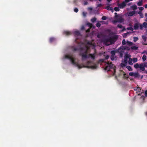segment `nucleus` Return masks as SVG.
I'll return each instance as SVG.
<instances>
[{"label":"nucleus","mask_w":147,"mask_h":147,"mask_svg":"<svg viewBox=\"0 0 147 147\" xmlns=\"http://www.w3.org/2000/svg\"><path fill=\"white\" fill-rule=\"evenodd\" d=\"M74 11L75 12L77 13L78 11V9L77 8L75 7L74 9Z\"/></svg>","instance_id":"obj_43"},{"label":"nucleus","mask_w":147,"mask_h":147,"mask_svg":"<svg viewBox=\"0 0 147 147\" xmlns=\"http://www.w3.org/2000/svg\"><path fill=\"white\" fill-rule=\"evenodd\" d=\"M90 29H88V30H86V32H90Z\"/></svg>","instance_id":"obj_61"},{"label":"nucleus","mask_w":147,"mask_h":147,"mask_svg":"<svg viewBox=\"0 0 147 147\" xmlns=\"http://www.w3.org/2000/svg\"><path fill=\"white\" fill-rule=\"evenodd\" d=\"M127 45H128L129 46H131L133 45V44L132 42L129 41H127Z\"/></svg>","instance_id":"obj_28"},{"label":"nucleus","mask_w":147,"mask_h":147,"mask_svg":"<svg viewBox=\"0 0 147 147\" xmlns=\"http://www.w3.org/2000/svg\"><path fill=\"white\" fill-rule=\"evenodd\" d=\"M142 25L144 28H146L147 27V23L144 22L143 23Z\"/></svg>","instance_id":"obj_32"},{"label":"nucleus","mask_w":147,"mask_h":147,"mask_svg":"<svg viewBox=\"0 0 147 147\" xmlns=\"http://www.w3.org/2000/svg\"><path fill=\"white\" fill-rule=\"evenodd\" d=\"M109 38V41L110 44V45H111L113 43H114L115 42L114 41L111 37H110V38Z\"/></svg>","instance_id":"obj_16"},{"label":"nucleus","mask_w":147,"mask_h":147,"mask_svg":"<svg viewBox=\"0 0 147 147\" xmlns=\"http://www.w3.org/2000/svg\"><path fill=\"white\" fill-rule=\"evenodd\" d=\"M112 22L113 24H115L117 22H118V21L117 20H113Z\"/></svg>","instance_id":"obj_51"},{"label":"nucleus","mask_w":147,"mask_h":147,"mask_svg":"<svg viewBox=\"0 0 147 147\" xmlns=\"http://www.w3.org/2000/svg\"><path fill=\"white\" fill-rule=\"evenodd\" d=\"M144 7L146 8H147V4L144 5Z\"/></svg>","instance_id":"obj_64"},{"label":"nucleus","mask_w":147,"mask_h":147,"mask_svg":"<svg viewBox=\"0 0 147 147\" xmlns=\"http://www.w3.org/2000/svg\"><path fill=\"white\" fill-rule=\"evenodd\" d=\"M123 53H124V51L119 53V55L120 57H123Z\"/></svg>","instance_id":"obj_33"},{"label":"nucleus","mask_w":147,"mask_h":147,"mask_svg":"<svg viewBox=\"0 0 147 147\" xmlns=\"http://www.w3.org/2000/svg\"><path fill=\"white\" fill-rule=\"evenodd\" d=\"M119 8V7H115L114 8V9L115 11H119L120 10Z\"/></svg>","instance_id":"obj_29"},{"label":"nucleus","mask_w":147,"mask_h":147,"mask_svg":"<svg viewBox=\"0 0 147 147\" xmlns=\"http://www.w3.org/2000/svg\"><path fill=\"white\" fill-rule=\"evenodd\" d=\"M126 68L129 71H131L132 70V69L131 68V67L129 66H126Z\"/></svg>","instance_id":"obj_24"},{"label":"nucleus","mask_w":147,"mask_h":147,"mask_svg":"<svg viewBox=\"0 0 147 147\" xmlns=\"http://www.w3.org/2000/svg\"><path fill=\"white\" fill-rule=\"evenodd\" d=\"M145 16L146 17H147V13H145Z\"/></svg>","instance_id":"obj_63"},{"label":"nucleus","mask_w":147,"mask_h":147,"mask_svg":"<svg viewBox=\"0 0 147 147\" xmlns=\"http://www.w3.org/2000/svg\"><path fill=\"white\" fill-rule=\"evenodd\" d=\"M74 34L75 36H79L80 35V32L78 31H75L74 32Z\"/></svg>","instance_id":"obj_17"},{"label":"nucleus","mask_w":147,"mask_h":147,"mask_svg":"<svg viewBox=\"0 0 147 147\" xmlns=\"http://www.w3.org/2000/svg\"><path fill=\"white\" fill-rule=\"evenodd\" d=\"M131 49L132 50H137L138 49V47L135 46H133L131 47Z\"/></svg>","instance_id":"obj_27"},{"label":"nucleus","mask_w":147,"mask_h":147,"mask_svg":"<svg viewBox=\"0 0 147 147\" xmlns=\"http://www.w3.org/2000/svg\"><path fill=\"white\" fill-rule=\"evenodd\" d=\"M115 56L111 55V60L113 61L115 59Z\"/></svg>","instance_id":"obj_41"},{"label":"nucleus","mask_w":147,"mask_h":147,"mask_svg":"<svg viewBox=\"0 0 147 147\" xmlns=\"http://www.w3.org/2000/svg\"><path fill=\"white\" fill-rule=\"evenodd\" d=\"M131 8L133 10H134L137 9V6L136 5H134L131 6Z\"/></svg>","instance_id":"obj_22"},{"label":"nucleus","mask_w":147,"mask_h":147,"mask_svg":"<svg viewBox=\"0 0 147 147\" xmlns=\"http://www.w3.org/2000/svg\"><path fill=\"white\" fill-rule=\"evenodd\" d=\"M126 44V42L125 39H123L122 42V44L123 45H124Z\"/></svg>","instance_id":"obj_38"},{"label":"nucleus","mask_w":147,"mask_h":147,"mask_svg":"<svg viewBox=\"0 0 147 147\" xmlns=\"http://www.w3.org/2000/svg\"><path fill=\"white\" fill-rule=\"evenodd\" d=\"M122 47L123 48V49H124V50H125L129 51L130 49V48L127 47L122 46Z\"/></svg>","instance_id":"obj_19"},{"label":"nucleus","mask_w":147,"mask_h":147,"mask_svg":"<svg viewBox=\"0 0 147 147\" xmlns=\"http://www.w3.org/2000/svg\"><path fill=\"white\" fill-rule=\"evenodd\" d=\"M78 1L77 0H74V2L75 4L76 5H77V3H78Z\"/></svg>","instance_id":"obj_48"},{"label":"nucleus","mask_w":147,"mask_h":147,"mask_svg":"<svg viewBox=\"0 0 147 147\" xmlns=\"http://www.w3.org/2000/svg\"><path fill=\"white\" fill-rule=\"evenodd\" d=\"M145 95L146 96H147V90H146L145 92Z\"/></svg>","instance_id":"obj_58"},{"label":"nucleus","mask_w":147,"mask_h":147,"mask_svg":"<svg viewBox=\"0 0 147 147\" xmlns=\"http://www.w3.org/2000/svg\"><path fill=\"white\" fill-rule=\"evenodd\" d=\"M84 5H86L88 4V2L87 1H84Z\"/></svg>","instance_id":"obj_60"},{"label":"nucleus","mask_w":147,"mask_h":147,"mask_svg":"<svg viewBox=\"0 0 147 147\" xmlns=\"http://www.w3.org/2000/svg\"><path fill=\"white\" fill-rule=\"evenodd\" d=\"M87 14V13L85 12H83L82 13L83 16L84 17H85L86 16Z\"/></svg>","instance_id":"obj_47"},{"label":"nucleus","mask_w":147,"mask_h":147,"mask_svg":"<svg viewBox=\"0 0 147 147\" xmlns=\"http://www.w3.org/2000/svg\"><path fill=\"white\" fill-rule=\"evenodd\" d=\"M116 51H112L111 52V55L115 56Z\"/></svg>","instance_id":"obj_21"},{"label":"nucleus","mask_w":147,"mask_h":147,"mask_svg":"<svg viewBox=\"0 0 147 147\" xmlns=\"http://www.w3.org/2000/svg\"><path fill=\"white\" fill-rule=\"evenodd\" d=\"M86 24L89 27H90V28H92V26H93V25L92 24L89 22L87 23Z\"/></svg>","instance_id":"obj_23"},{"label":"nucleus","mask_w":147,"mask_h":147,"mask_svg":"<svg viewBox=\"0 0 147 147\" xmlns=\"http://www.w3.org/2000/svg\"><path fill=\"white\" fill-rule=\"evenodd\" d=\"M87 44L89 45H92V43L91 42L88 41L87 42Z\"/></svg>","instance_id":"obj_36"},{"label":"nucleus","mask_w":147,"mask_h":147,"mask_svg":"<svg viewBox=\"0 0 147 147\" xmlns=\"http://www.w3.org/2000/svg\"><path fill=\"white\" fill-rule=\"evenodd\" d=\"M63 34L66 36H68L72 34V33L68 31H64L63 32Z\"/></svg>","instance_id":"obj_8"},{"label":"nucleus","mask_w":147,"mask_h":147,"mask_svg":"<svg viewBox=\"0 0 147 147\" xmlns=\"http://www.w3.org/2000/svg\"><path fill=\"white\" fill-rule=\"evenodd\" d=\"M107 65L105 68V69L106 70H107L108 71L110 70V69L114 68V65L112 64L111 63H110L109 62H108L107 63Z\"/></svg>","instance_id":"obj_4"},{"label":"nucleus","mask_w":147,"mask_h":147,"mask_svg":"<svg viewBox=\"0 0 147 147\" xmlns=\"http://www.w3.org/2000/svg\"><path fill=\"white\" fill-rule=\"evenodd\" d=\"M138 89V87H136L135 88H134V90L136 91V93H138V91L137 90V89Z\"/></svg>","instance_id":"obj_52"},{"label":"nucleus","mask_w":147,"mask_h":147,"mask_svg":"<svg viewBox=\"0 0 147 147\" xmlns=\"http://www.w3.org/2000/svg\"><path fill=\"white\" fill-rule=\"evenodd\" d=\"M97 37L98 38H100V35L98 34L97 35Z\"/></svg>","instance_id":"obj_62"},{"label":"nucleus","mask_w":147,"mask_h":147,"mask_svg":"<svg viewBox=\"0 0 147 147\" xmlns=\"http://www.w3.org/2000/svg\"><path fill=\"white\" fill-rule=\"evenodd\" d=\"M143 4L142 1H138V6L142 5Z\"/></svg>","instance_id":"obj_40"},{"label":"nucleus","mask_w":147,"mask_h":147,"mask_svg":"<svg viewBox=\"0 0 147 147\" xmlns=\"http://www.w3.org/2000/svg\"><path fill=\"white\" fill-rule=\"evenodd\" d=\"M129 75L130 76H134L137 77H138V72L135 73L133 72H130L129 73Z\"/></svg>","instance_id":"obj_10"},{"label":"nucleus","mask_w":147,"mask_h":147,"mask_svg":"<svg viewBox=\"0 0 147 147\" xmlns=\"http://www.w3.org/2000/svg\"><path fill=\"white\" fill-rule=\"evenodd\" d=\"M65 57L66 58L69 59L72 64L78 67L79 69H80L82 67H86L91 68L92 69H96L97 68V66L95 64H94L92 61H87L86 63V65H83L81 66L78 64V63L75 61L74 58L72 57L69 55H65Z\"/></svg>","instance_id":"obj_1"},{"label":"nucleus","mask_w":147,"mask_h":147,"mask_svg":"<svg viewBox=\"0 0 147 147\" xmlns=\"http://www.w3.org/2000/svg\"><path fill=\"white\" fill-rule=\"evenodd\" d=\"M114 41L115 42L117 39L118 38V36L117 35H115L114 36L111 37Z\"/></svg>","instance_id":"obj_15"},{"label":"nucleus","mask_w":147,"mask_h":147,"mask_svg":"<svg viewBox=\"0 0 147 147\" xmlns=\"http://www.w3.org/2000/svg\"><path fill=\"white\" fill-rule=\"evenodd\" d=\"M131 57V55H130L126 54L124 56V63H121V65L122 67L125 66L127 64L128 61V60L129 57Z\"/></svg>","instance_id":"obj_3"},{"label":"nucleus","mask_w":147,"mask_h":147,"mask_svg":"<svg viewBox=\"0 0 147 147\" xmlns=\"http://www.w3.org/2000/svg\"><path fill=\"white\" fill-rule=\"evenodd\" d=\"M129 34V32H127V33H125V34H124V36H127V34Z\"/></svg>","instance_id":"obj_56"},{"label":"nucleus","mask_w":147,"mask_h":147,"mask_svg":"<svg viewBox=\"0 0 147 147\" xmlns=\"http://www.w3.org/2000/svg\"><path fill=\"white\" fill-rule=\"evenodd\" d=\"M55 38L53 37H51L49 39V42L50 43H52L55 41Z\"/></svg>","instance_id":"obj_20"},{"label":"nucleus","mask_w":147,"mask_h":147,"mask_svg":"<svg viewBox=\"0 0 147 147\" xmlns=\"http://www.w3.org/2000/svg\"><path fill=\"white\" fill-rule=\"evenodd\" d=\"M96 20V18H94L91 19V21L93 23L95 22Z\"/></svg>","instance_id":"obj_30"},{"label":"nucleus","mask_w":147,"mask_h":147,"mask_svg":"<svg viewBox=\"0 0 147 147\" xmlns=\"http://www.w3.org/2000/svg\"><path fill=\"white\" fill-rule=\"evenodd\" d=\"M144 9V8L143 7H138V9L141 11L143 10Z\"/></svg>","instance_id":"obj_46"},{"label":"nucleus","mask_w":147,"mask_h":147,"mask_svg":"<svg viewBox=\"0 0 147 147\" xmlns=\"http://www.w3.org/2000/svg\"><path fill=\"white\" fill-rule=\"evenodd\" d=\"M134 67L135 68H138V63H137L136 64L134 65Z\"/></svg>","instance_id":"obj_49"},{"label":"nucleus","mask_w":147,"mask_h":147,"mask_svg":"<svg viewBox=\"0 0 147 147\" xmlns=\"http://www.w3.org/2000/svg\"><path fill=\"white\" fill-rule=\"evenodd\" d=\"M102 6V5L101 4H98L97 7H100Z\"/></svg>","instance_id":"obj_57"},{"label":"nucleus","mask_w":147,"mask_h":147,"mask_svg":"<svg viewBox=\"0 0 147 147\" xmlns=\"http://www.w3.org/2000/svg\"><path fill=\"white\" fill-rule=\"evenodd\" d=\"M102 19L103 20H106L107 19V17L105 16H102Z\"/></svg>","instance_id":"obj_45"},{"label":"nucleus","mask_w":147,"mask_h":147,"mask_svg":"<svg viewBox=\"0 0 147 147\" xmlns=\"http://www.w3.org/2000/svg\"><path fill=\"white\" fill-rule=\"evenodd\" d=\"M132 62V59L130 57H129L128 61V64L130 65H133V64Z\"/></svg>","instance_id":"obj_13"},{"label":"nucleus","mask_w":147,"mask_h":147,"mask_svg":"<svg viewBox=\"0 0 147 147\" xmlns=\"http://www.w3.org/2000/svg\"><path fill=\"white\" fill-rule=\"evenodd\" d=\"M126 4L125 2H123L120 4H118L117 6L120 9H123L126 6Z\"/></svg>","instance_id":"obj_7"},{"label":"nucleus","mask_w":147,"mask_h":147,"mask_svg":"<svg viewBox=\"0 0 147 147\" xmlns=\"http://www.w3.org/2000/svg\"><path fill=\"white\" fill-rule=\"evenodd\" d=\"M142 59L143 60V61H145L146 59V56L145 55H143L142 57Z\"/></svg>","instance_id":"obj_26"},{"label":"nucleus","mask_w":147,"mask_h":147,"mask_svg":"<svg viewBox=\"0 0 147 147\" xmlns=\"http://www.w3.org/2000/svg\"><path fill=\"white\" fill-rule=\"evenodd\" d=\"M145 66L143 63H141L138 65V68H139L142 71L145 70Z\"/></svg>","instance_id":"obj_9"},{"label":"nucleus","mask_w":147,"mask_h":147,"mask_svg":"<svg viewBox=\"0 0 147 147\" xmlns=\"http://www.w3.org/2000/svg\"><path fill=\"white\" fill-rule=\"evenodd\" d=\"M142 38L144 41H146L147 39V37L145 36L142 35Z\"/></svg>","instance_id":"obj_34"},{"label":"nucleus","mask_w":147,"mask_h":147,"mask_svg":"<svg viewBox=\"0 0 147 147\" xmlns=\"http://www.w3.org/2000/svg\"><path fill=\"white\" fill-rule=\"evenodd\" d=\"M134 28L135 30L138 29V23H136L134 26Z\"/></svg>","instance_id":"obj_25"},{"label":"nucleus","mask_w":147,"mask_h":147,"mask_svg":"<svg viewBox=\"0 0 147 147\" xmlns=\"http://www.w3.org/2000/svg\"><path fill=\"white\" fill-rule=\"evenodd\" d=\"M96 26L97 27L99 28L100 27V26H101V24H100L98 22L96 24Z\"/></svg>","instance_id":"obj_37"},{"label":"nucleus","mask_w":147,"mask_h":147,"mask_svg":"<svg viewBox=\"0 0 147 147\" xmlns=\"http://www.w3.org/2000/svg\"><path fill=\"white\" fill-rule=\"evenodd\" d=\"M140 28L141 30H142L143 29V28L144 27L143 25L142 24H140Z\"/></svg>","instance_id":"obj_44"},{"label":"nucleus","mask_w":147,"mask_h":147,"mask_svg":"<svg viewBox=\"0 0 147 147\" xmlns=\"http://www.w3.org/2000/svg\"><path fill=\"white\" fill-rule=\"evenodd\" d=\"M128 30L133 31V28L131 27H128L127 28Z\"/></svg>","instance_id":"obj_42"},{"label":"nucleus","mask_w":147,"mask_h":147,"mask_svg":"<svg viewBox=\"0 0 147 147\" xmlns=\"http://www.w3.org/2000/svg\"><path fill=\"white\" fill-rule=\"evenodd\" d=\"M105 9H107L108 10L111 11L112 12H113V9L109 6H107L106 7Z\"/></svg>","instance_id":"obj_11"},{"label":"nucleus","mask_w":147,"mask_h":147,"mask_svg":"<svg viewBox=\"0 0 147 147\" xmlns=\"http://www.w3.org/2000/svg\"><path fill=\"white\" fill-rule=\"evenodd\" d=\"M104 59H100L99 60V61L100 62H104Z\"/></svg>","instance_id":"obj_53"},{"label":"nucleus","mask_w":147,"mask_h":147,"mask_svg":"<svg viewBox=\"0 0 147 147\" xmlns=\"http://www.w3.org/2000/svg\"><path fill=\"white\" fill-rule=\"evenodd\" d=\"M132 59V61L133 63H135L137 61V58H134Z\"/></svg>","instance_id":"obj_31"},{"label":"nucleus","mask_w":147,"mask_h":147,"mask_svg":"<svg viewBox=\"0 0 147 147\" xmlns=\"http://www.w3.org/2000/svg\"><path fill=\"white\" fill-rule=\"evenodd\" d=\"M135 13V11H130L128 14V16H132Z\"/></svg>","instance_id":"obj_14"},{"label":"nucleus","mask_w":147,"mask_h":147,"mask_svg":"<svg viewBox=\"0 0 147 147\" xmlns=\"http://www.w3.org/2000/svg\"><path fill=\"white\" fill-rule=\"evenodd\" d=\"M138 40V37H135L134 38V42H136Z\"/></svg>","instance_id":"obj_35"},{"label":"nucleus","mask_w":147,"mask_h":147,"mask_svg":"<svg viewBox=\"0 0 147 147\" xmlns=\"http://www.w3.org/2000/svg\"><path fill=\"white\" fill-rule=\"evenodd\" d=\"M109 58V56L108 55H107L106 56L105 59H107Z\"/></svg>","instance_id":"obj_55"},{"label":"nucleus","mask_w":147,"mask_h":147,"mask_svg":"<svg viewBox=\"0 0 147 147\" xmlns=\"http://www.w3.org/2000/svg\"><path fill=\"white\" fill-rule=\"evenodd\" d=\"M89 49V47L88 46H85L84 47L80 48V49L74 47L73 49V50L74 51L79 50L80 51V55L82 56V61L90 57L91 59H94L95 57V54H90L88 56L87 55Z\"/></svg>","instance_id":"obj_2"},{"label":"nucleus","mask_w":147,"mask_h":147,"mask_svg":"<svg viewBox=\"0 0 147 147\" xmlns=\"http://www.w3.org/2000/svg\"><path fill=\"white\" fill-rule=\"evenodd\" d=\"M117 27L119 28H123V26L121 24H118L117 25Z\"/></svg>","instance_id":"obj_50"},{"label":"nucleus","mask_w":147,"mask_h":147,"mask_svg":"<svg viewBox=\"0 0 147 147\" xmlns=\"http://www.w3.org/2000/svg\"><path fill=\"white\" fill-rule=\"evenodd\" d=\"M102 42L106 46L110 45L109 38H104L102 39Z\"/></svg>","instance_id":"obj_5"},{"label":"nucleus","mask_w":147,"mask_h":147,"mask_svg":"<svg viewBox=\"0 0 147 147\" xmlns=\"http://www.w3.org/2000/svg\"><path fill=\"white\" fill-rule=\"evenodd\" d=\"M115 16L114 17V19H115L116 18H117L118 16H119V14H117V13H115Z\"/></svg>","instance_id":"obj_39"},{"label":"nucleus","mask_w":147,"mask_h":147,"mask_svg":"<svg viewBox=\"0 0 147 147\" xmlns=\"http://www.w3.org/2000/svg\"><path fill=\"white\" fill-rule=\"evenodd\" d=\"M138 14L139 15L140 17L141 18H142L144 17L141 11H138Z\"/></svg>","instance_id":"obj_18"},{"label":"nucleus","mask_w":147,"mask_h":147,"mask_svg":"<svg viewBox=\"0 0 147 147\" xmlns=\"http://www.w3.org/2000/svg\"><path fill=\"white\" fill-rule=\"evenodd\" d=\"M124 49H123V48L122 47V46H121L116 51L117 52L119 53L124 51Z\"/></svg>","instance_id":"obj_12"},{"label":"nucleus","mask_w":147,"mask_h":147,"mask_svg":"<svg viewBox=\"0 0 147 147\" xmlns=\"http://www.w3.org/2000/svg\"><path fill=\"white\" fill-rule=\"evenodd\" d=\"M119 16L117 18H116L115 19L117 20L118 21V22L122 23L124 22V20L122 18L121 15L119 14Z\"/></svg>","instance_id":"obj_6"},{"label":"nucleus","mask_w":147,"mask_h":147,"mask_svg":"<svg viewBox=\"0 0 147 147\" xmlns=\"http://www.w3.org/2000/svg\"><path fill=\"white\" fill-rule=\"evenodd\" d=\"M145 67H147V63H143Z\"/></svg>","instance_id":"obj_54"},{"label":"nucleus","mask_w":147,"mask_h":147,"mask_svg":"<svg viewBox=\"0 0 147 147\" xmlns=\"http://www.w3.org/2000/svg\"><path fill=\"white\" fill-rule=\"evenodd\" d=\"M129 1V0H124V2H125V3H128V2Z\"/></svg>","instance_id":"obj_59"}]
</instances>
